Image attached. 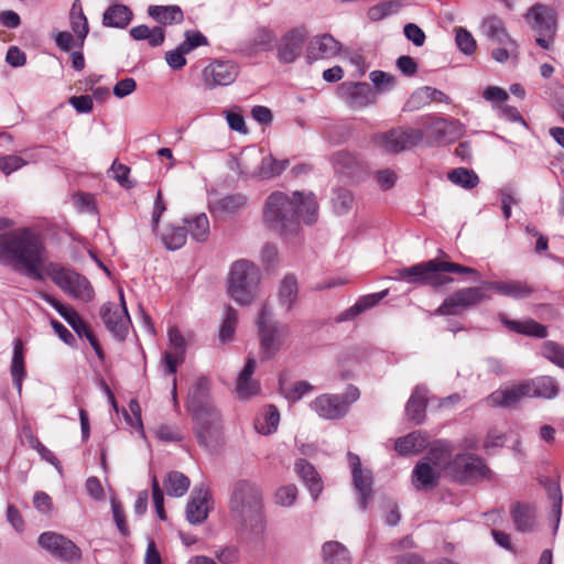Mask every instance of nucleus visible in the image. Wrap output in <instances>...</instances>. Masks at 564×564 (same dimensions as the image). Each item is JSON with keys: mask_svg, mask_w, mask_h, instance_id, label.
Returning a JSON list of instances; mask_svg holds the SVG:
<instances>
[{"mask_svg": "<svg viewBox=\"0 0 564 564\" xmlns=\"http://www.w3.org/2000/svg\"><path fill=\"white\" fill-rule=\"evenodd\" d=\"M239 74L237 64L232 61L215 59L203 70L204 85L208 89L232 84Z\"/></svg>", "mask_w": 564, "mask_h": 564, "instance_id": "15", "label": "nucleus"}, {"mask_svg": "<svg viewBox=\"0 0 564 564\" xmlns=\"http://www.w3.org/2000/svg\"><path fill=\"white\" fill-rule=\"evenodd\" d=\"M529 386L524 382L511 387L500 388L491 392L485 402L490 408H510L516 405L522 398L528 397Z\"/></svg>", "mask_w": 564, "mask_h": 564, "instance_id": "23", "label": "nucleus"}, {"mask_svg": "<svg viewBox=\"0 0 564 564\" xmlns=\"http://www.w3.org/2000/svg\"><path fill=\"white\" fill-rule=\"evenodd\" d=\"M354 202V195L349 189L344 187L334 189L330 203L335 214H347L352 208Z\"/></svg>", "mask_w": 564, "mask_h": 564, "instance_id": "48", "label": "nucleus"}, {"mask_svg": "<svg viewBox=\"0 0 564 564\" xmlns=\"http://www.w3.org/2000/svg\"><path fill=\"white\" fill-rule=\"evenodd\" d=\"M133 13L124 4H113L106 9L102 24L108 28L124 29L132 21Z\"/></svg>", "mask_w": 564, "mask_h": 564, "instance_id": "33", "label": "nucleus"}, {"mask_svg": "<svg viewBox=\"0 0 564 564\" xmlns=\"http://www.w3.org/2000/svg\"><path fill=\"white\" fill-rule=\"evenodd\" d=\"M430 105L425 86L417 88L408 99L404 110L413 111Z\"/></svg>", "mask_w": 564, "mask_h": 564, "instance_id": "60", "label": "nucleus"}, {"mask_svg": "<svg viewBox=\"0 0 564 564\" xmlns=\"http://www.w3.org/2000/svg\"><path fill=\"white\" fill-rule=\"evenodd\" d=\"M256 359L253 357H249L243 369L238 375L236 391L241 399H248L258 394L260 391L259 382L251 379L256 369Z\"/></svg>", "mask_w": 564, "mask_h": 564, "instance_id": "27", "label": "nucleus"}, {"mask_svg": "<svg viewBox=\"0 0 564 564\" xmlns=\"http://www.w3.org/2000/svg\"><path fill=\"white\" fill-rule=\"evenodd\" d=\"M422 124L437 144L453 143L464 133V128L458 121L442 117L430 116L422 120Z\"/></svg>", "mask_w": 564, "mask_h": 564, "instance_id": "14", "label": "nucleus"}, {"mask_svg": "<svg viewBox=\"0 0 564 564\" xmlns=\"http://www.w3.org/2000/svg\"><path fill=\"white\" fill-rule=\"evenodd\" d=\"M348 462L351 468L354 487L359 494V507L366 509L368 499L372 494L371 473L361 468L360 458L356 454L348 453Z\"/></svg>", "mask_w": 564, "mask_h": 564, "instance_id": "20", "label": "nucleus"}, {"mask_svg": "<svg viewBox=\"0 0 564 564\" xmlns=\"http://www.w3.org/2000/svg\"><path fill=\"white\" fill-rule=\"evenodd\" d=\"M527 23L539 35H555L557 30V13L554 9L536 3L524 15Z\"/></svg>", "mask_w": 564, "mask_h": 564, "instance_id": "16", "label": "nucleus"}, {"mask_svg": "<svg viewBox=\"0 0 564 564\" xmlns=\"http://www.w3.org/2000/svg\"><path fill=\"white\" fill-rule=\"evenodd\" d=\"M208 41L205 35L198 31H186L185 40L181 43L182 48L187 53L192 52L198 46L207 45Z\"/></svg>", "mask_w": 564, "mask_h": 564, "instance_id": "62", "label": "nucleus"}, {"mask_svg": "<svg viewBox=\"0 0 564 564\" xmlns=\"http://www.w3.org/2000/svg\"><path fill=\"white\" fill-rule=\"evenodd\" d=\"M542 484L546 490L547 498L551 501L550 516L554 521L553 532L555 534L558 529V525L561 522V517H562L563 496H562L561 487L557 481L551 480V479H545L544 481H542Z\"/></svg>", "mask_w": 564, "mask_h": 564, "instance_id": "37", "label": "nucleus"}, {"mask_svg": "<svg viewBox=\"0 0 564 564\" xmlns=\"http://www.w3.org/2000/svg\"><path fill=\"white\" fill-rule=\"evenodd\" d=\"M208 490L202 487H195L192 491L191 499L186 506V520L191 524H199L208 517Z\"/></svg>", "mask_w": 564, "mask_h": 564, "instance_id": "25", "label": "nucleus"}, {"mask_svg": "<svg viewBox=\"0 0 564 564\" xmlns=\"http://www.w3.org/2000/svg\"><path fill=\"white\" fill-rule=\"evenodd\" d=\"M337 94L352 109L367 107L376 100V96L367 83L345 82L339 85Z\"/></svg>", "mask_w": 564, "mask_h": 564, "instance_id": "18", "label": "nucleus"}, {"mask_svg": "<svg viewBox=\"0 0 564 564\" xmlns=\"http://www.w3.org/2000/svg\"><path fill=\"white\" fill-rule=\"evenodd\" d=\"M424 140V131L412 127H398L373 137L375 144L390 154H398L417 147Z\"/></svg>", "mask_w": 564, "mask_h": 564, "instance_id": "9", "label": "nucleus"}, {"mask_svg": "<svg viewBox=\"0 0 564 564\" xmlns=\"http://www.w3.org/2000/svg\"><path fill=\"white\" fill-rule=\"evenodd\" d=\"M297 295L299 285L296 278L291 274L284 276L278 291V299L281 307L286 312H290L297 302Z\"/></svg>", "mask_w": 564, "mask_h": 564, "instance_id": "39", "label": "nucleus"}, {"mask_svg": "<svg viewBox=\"0 0 564 564\" xmlns=\"http://www.w3.org/2000/svg\"><path fill=\"white\" fill-rule=\"evenodd\" d=\"M306 35V31L302 28L286 32L278 46L279 61L285 64L293 63L302 53Z\"/></svg>", "mask_w": 564, "mask_h": 564, "instance_id": "19", "label": "nucleus"}, {"mask_svg": "<svg viewBox=\"0 0 564 564\" xmlns=\"http://www.w3.org/2000/svg\"><path fill=\"white\" fill-rule=\"evenodd\" d=\"M185 54H188L180 44L175 50L165 53V59L172 69H181L186 65Z\"/></svg>", "mask_w": 564, "mask_h": 564, "instance_id": "63", "label": "nucleus"}, {"mask_svg": "<svg viewBox=\"0 0 564 564\" xmlns=\"http://www.w3.org/2000/svg\"><path fill=\"white\" fill-rule=\"evenodd\" d=\"M72 31L75 33L79 41V46H83L84 41L89 32V25L86 15L69 17Z\"/></svg>", "mask_w": 564, "mask_h": 564, "instance_id": "61", "label": "nucleus"}, {"mask_svg": "<svg viewBox=\"0 0 564 564\" xmlns=\"http://www.w3.org/2000/svg\"><path fill=\"white\" fill-rule=\"evenodd\" d=\"M529 386L528 398L539 397L545 399H552L558 393V386L554 378L550 376H541L530 381L524 382Z\"/></svg>", "mask_w": 564, "mask_h": 564, "instance_id": "31", "label": "nucleus"}, {"mask_svg": "<svg viewBox=\"0 0 564 564\" xmlns=\"http://www.w3.org/2000/svg\"><path fill=\"white\" fill-rule=\"evenodd\" d=\"M324 564H350L348 550L337 541H328L323 545Z\"/></svg>", "mask_w": 564, "mask_h": 564, "instance_id": "44", "label": "nucleus"}, {"mask_svg": "<svg viewBox=\"0 0 564 564\" xmlns=\"http://www.w3.org/2000/svg\"><path fill=\"white\" fill-rule=\"evenodd\" d=\"M289 161H276L271 156L264 158L261 162L260 174L262 177H271L281 174L288 166Z\"/></svg>", "mask_w": 564, "mask_h": 564, "instance_id": "57", "label": "nucleus"}, {"mask_svg": "<svg viewBox=\"0 0 564 564\" xmlns=\"http://www.w3.org/2000/svg\"><path fill=\"white\" fill-rule=\"evenodd\" d=\"M40 297L54 307L57 313L68 323L73 330L82 337V333L86 332L88 325L79 316V314L72 307L64 305L62 302L52 295L41 292Z\"/></svg>", "mask_w": 564, "mask_h": 564, "instance_id": "26", "label": "nucleus"}, {"mask_svg": "<svg viewBox=\"0 0 564 564\" xmlns=\"http://www.w3.org/2000/svg\"><path fill=\"white\" fill-rule=\"evenodd\" d=\"M238 322V315L236 310L230 306L226 307L224 321L219 330V339L223 343H227L232 339L236 326Z\"/></svg>", "mask_w": 564, "mask_h": 564, "instance_id": "51", "label": "nucleus"}, {"mask_svg": "<svg viewBox=\"0 0 564 564\" xmlns=\"http://www.w3.org/2000/svg\"><path fill=\"white\" fill-rule=\"evenodd\" d=\"M120 306L115 303H105L100 308V316L106 328L112 336L123 341L129 332L130 316L124 302L123 292L120 290Z\"/></svg>", "mask_w": 564, "mask_h": 564, "instance_id": "12", "label": "nucleus"}, {"mask_svg": "<svg viewBox=\"0 0 564 564\" xmlns=\"http://www.w3.org/2000/svg\"><path fill=\"white\" fill-rule=\"evenodd\" d=\"M280 422V413L274 405H268L262 415L254 422L256 430L263 435L271 434L276 431Z\"/></svg>", "mask_w": 564, "mask_h": 564, "instance_id": "45", "label": "nucleus"}, {"mask_svg": "<svg viewBox=\"0 0 564 564\" xmlns=\"http://www.w3.org/2000/svg\"><path fill=\"white\" fill-rule=\"evenodd\" d=\"M148 13L161 24L181 23L184 19L183 11L177 6H150Z\"/></svg>", "mask_w": 564, "mask_h": 564, "instance_id": "41", "label": "nucleus"}, {"mask_svg": "<svg viewBox=\"0 0 564 564\" xmlns=\"http://www.w3.org/2000/svg\"><path fill=\"white\" fill-rule=\"evenodd\" d=\"M11 376L13 380V384L18 390V393L22 392V382L26 376L25 366H24V350L23 343L20 338H17L13 343V356L11 361Z\"/></svg>", "mask_w": 564, "mask_h": 564, "instance_id": "38", "label": "nucleus"}, {"mask_svg": "<svg viewBox=\"0 0 564 564\" xmlns=\"http://www.w3.org/2000/svg\"><path fill=\"white\" fill-rule=\"evenodd\" d=\"M369 77L379 93L388 91L395 85V77L382 70H373Z\"/></svg>", "mask_w": 564, "mask_h": 564, "instance_id": "55", "label": "nucleus"}, {"mask_svg": "<svg viewBox=\"0 0 564 564\" xmlns=\"http://www.w3.org/2000/svg\"><path fill=\"white\" fill-rule=\"evenodd\" d=\"M47 251L40 237L22 227L0 234V264L35 281L46 276L67 295L90 302L94 289L78 272L47 261Z\"/></svg>", "mask_w": 564, "mask_h": 564, "instance_id": "1", "label": "nucleus"}, {"mask_svg": "<svg viewBox=\"0 0 564 564\" xmlns=\"http://www.w3.org/2000/svg\"><path fill=\"white\" fill-rule=\"evenodd\" d=\"M489 473L484 459L474 454H458L446 467V476L458 482L478 480Z\"/></svg>", "mask_w": 564, "mask_h": 564, "instance_id": "10", "label": "nucleus"}, {"mask_svg": "<svg viewBox=\"0 0 564 564\" xmlns=\"http://www.w3.org/2000/svg\"><path fill=\"white\" fill-rule=\"evenodd\" d=\"M37 542L41 547L61 561L78 562L82 558L80 549L73 541L56 532L42 533Z\"/></svg>", "mask_w": 564, "mask_h": 564, "instance_id": "13", "label": "nucleus"}, {"mask_svg": "<svg viewBox=\"0 0 564 564\" xmlns=\"http://www.w3.org/2000/svg\"><path fill=\"white\" fill-rule=\"evenodd\" d=\"M257 326L260 338V357L262 360H269L284 346L290 335V327L288 324L273 319L272 310L267 304L259 313Z\"/></svg>", "mask_w": 564, "mask_h": 564, "instance_id": "7", "label": "nucleus"}, {"mask_svg": "<svg viewBox=\"0 0 564 564\" xmlns=\"http://www.w3.org/2000/svg\"><path fill=\"white\" fill-rule=\"evenodd\" d=\"M164 487L169 496H184L191 485L188 477L180 471H170L164 479Z\"/></svg>", "mask_w": 564, "mask_h": 564, "instance_id": "46", "label": "nucleus"}, {"mask_svg": "<svg viewBox=\"0 0 564 564\" xmlns=\"http://www.w3.org/2000/svg\"><path fill=\"white\" fill-rule=\"evenodd\" d=\"M427 445V437L421 431H415L408 434L406 436L399 437L395 441L394 449L400 455L405 456L410 454H417L426 448Z\"/></svg>", "mask_w": 564, "mask_h": 564, "instance_id": "34", "label": "nucleus"}, {"mask_svg": "<svg viewBox=\"0 0 564 564\" xmlns=\"http://www.w3.org/2000/svg\"><path fill=\"white\" fill-rule=\"evenodd\" d=\"M28 161L19 155H3L0 156V171L3 172L6 175H9L22 166L26 165Z\"/></svg>", "mask_w": 564, "mask_h": 564, "instance_id": "59", "label": "nucleus"}, {"mask_svg": "<svg viewBox=\"0 0 564 564\" xmlns=\"http://www.w3.org/2000/svg\"><path fill=\"white\" fill-rule=\"evenodd\" d=\"M501 322L510 330L518 334L532 336L536 338H544L547 335L546 327L531 318L524 321H513L508 319L506 316H502Z\"/></svg>", "mask_w": 564, "mask_h": 564, "instance_id": "35", "label": "nucleus"}, {"mask_svg": "<svg viewBox=\"0 0 564 564\" xmlns=\"http://www.w3.org/2000/svg\"><path fill=\"white\" fill-rule=\"evenodd\" d=\"M455 41L459 51L465 55H471L476 50V40L471 33L464 28L456 29Z\"/></svg>", "mask_w": 564, "mask_h": 564, "instance_id": "53", "label": "nucleus"}, {"mask_svg": "<svg viewBox=\"0 0 564 564\" xmlns=\"http://www.w3.org/2000/svg\"><path fill=\"white\" fill-rule=\"evenodd\" d=\"M445 273L470 274L475 278L479 276L478 271L470 267L432 259L397 270V279L412 284H423L438 289L453 282V278L445 275Z\"/></svg>", "mask_w": 564, "mask_h": 564, "instance_id": "5", "label": "nucleus"}, {"mask_svg": "<svg viewBox=\"0 0 564 564\" xmlns=\"http://www.w3.org/2000/svg\"><path fill=\"white\" fill-rule=\"evenodd\" d=\"M542 355L554 365L564 369V349L554 341H545L542 345Z\"/></svg>", "mask_w": 564, "mask_h": 564, "instance_id": "54", "label": "nucleus"}, {"mask_svg": "<svg viewBox=\"0 0 564 564\" xmlns=\"http://www.w3.org/2000/svg\"><path fill=\"white\" fill-rule=\"evenodd\" d=\"M318 204L313 193L273 192L264 200L262 218L264 225L273 232L289 238L301 228V220L313 225L317 220Z\"/></svg>", "mask_w": 564, "mask_h": 564, "instance_id": "2", "label": "nucleus"}, {"mask_svg": "<svg viewBox=\"0 0 564 564\" xmlns=\"http://www.w3.org/2000/svg\"><path fill=\"white\" fill-rule=\"evenodd\" d=\"M510 513L518 531L525 533L534 529L536 521L535 508L529 505L516 503Z\"/></svg>", "mask_w": 564, "mask_h": 564, "instance_id": "32", "label": "nucleus"}, {"mask_svg": "<svg viewBox=\"0 0 564 564\" xmlns=\"http://www.w3.org/2000/svg\"><path fill=\"white\" fill-rule=\"evenodd\" d=\"M229 509L241 527L256 538L267 532L268 521L261 489L249 480H238L232 486Z\"/></svg>", "mask_w": 564, "mask_h": 564, "instance_id": "4", "label": "nucleus"}, {"mask_svg": "<svg viewBox=\"0 0 564 564\" xmlns=\"http://www.w3.org/2000/svg\"><path fill=\"white\" fill-rule=\"evenodd\" d=\"M402 6L401 0H388L372 6L368 10V18L371 21H380L391 14L397 13Z\"/></svg>", "mask_w": 564, "mask_h": 564, "instance_id": "50", "label": "nucleus"}, {"mask_svg": "<svg viewBox=\"0 0 564 564\" xmlns=\"http://www.w3.org/2000/svg\"><path fill=\"white\" fill-rule=\"evenodd\" d=\"M209 388L207 378L197 379L189 388L186 401L187 409L197 423V441L205 448H213L218 443L221 430V415L210 400Z\"/></svg>", "mask_w": 564, "mask_h": 564, "instance_id": "3", "label": "nucleus"}, {"mask_svg": "<svg viewBox=\"0 0 564 564\" xmlns=\"http://www.w3.org/2000/svg\"><path fill=\"white\" fill-rule=\"evenodd\" d=\"M333 163L340 173H350L357 166L356 158L347 151L336 152L333 155Z\"/></svg>", "mask_w": 564, "mask_h": 564, "instance_id": "52", "label": "nucleus"}, {"mask_svg": "<svg viewBox=\"0 0 564 564\" xmlns=\"http://www.w3.org/2000/svg\"><path fill=\"white\" fill-rule=\"evenodd\" d=\"M261 281L260 269L251 261L240 259L231 264L228 276V293L240 305L251 304Z\"/></svg>", "mask_w": 564, "mask_h": 564, "instance_id": "6", "label": "nucleus"}, {"mask_svg": "<svg viewBox=\"0 0 564 564\" xmlns=\"http://www.w3.org/2000/svg\"><path fill=\"white\" fill-rule=\"evenodd\" d=\"M295 471L306 485L312 498L316 500L323 490V484L315 467L301 458L295 463Z\"/></svg>", "mask_w": 564, "mask_h": 564, "instance_id": "29", "label": "nucleus"}, {"mask_svg": "<svg viewBox=\"0 0 564 564\" xmlns=\"http://www.w3.org/2000/svg\"><path fill=\"white\" fill-rule=\"evenodd\" d=\"M481 34L498 47L492 50L491 57L498 63H506L510 58H518L519 45L513 40L498 15L486 17L480 24Z\"/></svg>", "mask_w": 564, "mask_h": 564, "instance_id": "8", "label": "nucleus"}, {"mask_svg": "<svg viewBox=\"0 0 564 564\" xmlns=\"http://www.w3.org/2000/svg\"><path fill=\"white\" fill-rule=\"evenodd\" d=\"M184 226L186 234L197 242H204L207 240L210 231L209 220L206 214L202 213L194 217L184 219Z\"/></svg>", "mask_w": 564, "mask_h": 564, "instance_id": "42", "label": "nucleus"}, {"mask_svg": "<svg viewBox=\"0 0 564 564\" xmlns=\"http://www.w3.org/2000/svg\"><path fill=\"white\" fill-rule=\"evenodd\" d=\"M297 498L295 485H286L279 488L274 495V502L281 507H291Z\"/></svg>", "mask_w": 564, "mask_h": 564, "instance_id": "56", "label": "nucleus"}, {"mask_svg": "<svg viewBox=\"0 0 564 564\" xmlns=\"http://www.w3.org/2000/svg\"><path fill=\"white\" fill-rule=\"evenodd\" d=\"M485 288L496 293L511 297L513 300H523L530 297L535 289L528 281L508 280V281H487L482 284Z\"/></svg>", "mask_w": 564, "mask_h": 564, "instance_id": "22", "label": "nucleus"}, {"mask_svg": "<svg viewBox=\"0 0 564 564\" xmlns=\"http://www.w3.org/2000/svg\"><path fill=\"white\" fill-rule=\"evenodd\" d=\"M440 478L438 471H436L430 463L425 460L419 462L412 473V482L417 489H429L434 487Z\"/></svg>", "mask_w": 564, "mask_h": 564, "instance_id": "36", "label": "nucleus"}, {"mask_svg": "<svg viewBox=\"0 0 564 564\" xmlns=\"http://www.w3.org/2000/svg\"><path fill=\"white\" fill-rule=\"evenodd\" d=\"M186 228L180 226H169L161 235L163 245L171 251L181 249L186 243Z\"/></svg>", "mask_w": 564, "mask_h": 564, "instance_id": "47", "label": "nucleus"}, {"mask_svg": "<svg viewBox=\"0 0 564 564\" xmlns=\"http://www.w3.org/2000/svg\"><path fill=\"white\" fill-rule=\"evenodd\" d=\"M490 296L481 286L459 289L449 296L435 311L436 315H457L459 312L478 305Z\"/></svg>", "mask_w": 564, "mask_h": 564, "instance_id": "11", "label": "nucleus"}, {"mask_svg": "<svg viewBox=\"0 0 564 564\" xmlns=\"http://www.w3.org/2000/svg\"><path fill=\"white\" fill-rule=\"evenodd\" d=\"M314 390L307 381H297L291 388L282 389V393L291 402L299 401L303 395Z\"/></svg>", "mask_w": 564, "mask_h": 564, "instance_id": "58", "label": "nucleus"}, {"mask_svg": "<svg viewBox=\"0 0 564 564\" xmlns=\"http://www.w3.org/2000/svg\"><path fill=\"white\" fill-rule=\"evenodd\" d=\"M448 180L463 188L471 189L476 187L479 183L478 175L466 167H457L448 173Z\"/></svg>", "mask_w": 564, "mask_h": 564, "instance_id": "49", "label": "nucleus"}, {"mask_svg": "<svg viewBox=\"0 0 564 564\" xmlns=\"http://www.w3.org/2000/svg\"><path fill=\"white\" fill-rule=\"evenodd\" d=\"M248 204L247 195L232 193L209 202V210L215 216H236L243 212Z\"/></svg>", "mask_w": 564, "mask_h": 564, "instance_id": "24", "label": "nucleus"}, {"mask_svg": "<svg viewBox=\"0 0 564 564\" xmlns=\"http://www.w3.org/2000/svg\"><path fill=\"white\" fill-rule=\"evenodd\" d=\"M451 455V444L446 441H436L432 443L427 456L423 460L446 473L447 464L452 462Z\"/></svg>", "mask_w": 564, "mask_h": 564, "instance_id": "40", "label": "nucleus"}, {"mask_svg": "<svg viewBox=\"0 0 564 564\" xmlns=\"http://www.w3.org/2000/svg\"><path fill=\"white\" fill-rule=\"evenodd\" d=\"M130 35L135 41L147 40L150 46L156 47L163 44L165 39L164 29L162 26H154L150 29L145 24L133 26L130 30Z\"/></svg>", "mask_w": 564, "mask_h": 564, "instance_id": "43", "label": "nucleus"}, {"mask_svg": "<svg viewBox=\"0 0 564 564\" xmlns=\"http://www.w3.org/2000/svg\"><path fill=\"white\" fill-rule=\"evenodd\" d=\"M111 172H112V176L113 178L123 187L126 188H131L133 187V183L128 178L129 176V173H130V167L124 165V164H121V163H117V162H113L112 165H111Z\"/></svg>", "mask_w": 564, "mask_h": 564, "instance_id": "64", "label": "nucleus"}, {"mask_svg": "<svg viewBox=\"0 0 564 564\" xmlns=\"http://www.w3.org/2000/svg\"><path fill=\"white\" fill-rule=\"evenodd\" d=\"M427 390L422 386H417L412 392L405 405V412L409 420L416 424H421L425 416L427 404Z\"/></svg>", "mask_w": 564, "mask_h": 564, "instance_id": "30", "label": "nucleus"}, {"mask_svg": "<svg viewBox=\"0 0 564 564\" xmlns=\"http://www.w3.org/2000/svg\"><path fill=\"white\" fill-rule=\"evenodd\" d=\"M387 293L388 291L386 290L379 293L361 296L352 306L338 314L335 317V322L343 323L356 318L362 312L376 306L387 295Z\"/></svg>", "mask_w": 564, "mask_h": 564, "instance_id": "28", "label": "nucleus"}, {"mask_svg": "<svg viewBox=\"0 0 564 564\" xmlns=\"http://www.w3.org/2000/svg\"><path fill=\"white\" fill-rule=\"evenodd\" d=\"M310 406L322 419L339 420L348 413L349 402L340 394L325 393L315 398Z\"/></svg>", "mask_w": 564, "mask_h": 564, "instance_id": "17", "label": "nucleus"}, {"mask_svg": "<svg viewBox=\"0 0 564 564\" xmlns=\"http://www.w3.org/2000/svg\"><path fill=\"white\" fill-rule=\"evenodd\" d=\"M341 51V44L330 34L312 37L307 45L306 59L312 63L317 59L333 58Z\"/></svg>", "mask_w": 564, "mask_h": 564, "instance_id": "21", "label": "nucleus"}]
</instances>
